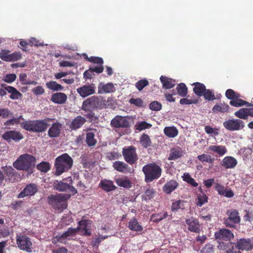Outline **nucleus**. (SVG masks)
I'll list each match as a JSON object with an SVG mask.
<instances>
[{"instance_id": "33", "label": "nucleus", "mask_w": 253, "mask_h": 253, "mask_svg": "<svg viewBox=\"0 0 253 253\" xmlns=\"http://www.w3.org/2000/svg\"><path fill=\"white\" fill-rule=\"evenodd\" d=\"M95 100L96 98L95 97H91L86 99L83 103L82 109L84 111L90 110L94 107Z\"/></svg>"}, {"instance_id": "63", "label": "nucleus", "mask_w": 253, "mask_h": 253, "mask_svg": "<svg viewBox=\"0 0 253 253\" xmlns=\"http://www.w3.org/2000/svg\"><path fill=\"white\" fill-rule=\"evenodd\" d=\"M9 56H10V54L8 50H3L0 52V58L2 60L9 62Z\"/></svg>"}, {"instance_id": "45", "label": "nucleus", "mask_w": 253, "mask_h": 253, "mask_svg": "<svg viewBox=\"0 0 253 253\" xmlns=\"http://www.w3.org/2000/svg\"><path fill=\"white\" fill-rule=\"evenodd\" d=\"M167 215L166 212L153 214L151 217V220L153 222H157L166 218Z\"/></svg>"}, {"instance_id": "18", "label": "nucleus", "mask_w": 253, "mask_h": 253, "mask_svg": "<svg viewBox=\"0 0 253 253\" xmlns=\"http://www.w3.org/2000/svg\"><path fill=\"white\" fill-rule=\"evenodd\" d=\"M208 150L219 157H222L227 153V149L225 146L220 145H211Z\"/></svg>"}, {"instance_id": "28", "label": "nucleus", "mask_w": 253, "mask_h": 253, "mask_svg": "<svg viewBox=\"0 0 253 253\" xmlns=\"http://www.w3.org/2000/svg\"><path fill=\"white\" fill-rule=\"evenodd\" d=\"M160 81L163 84V88L165 89L171 88L175 84V81L174 80L165 76H161Z\"/></svg>"}, {"instance_id": "15", "label": "nucleus", "mask_w": 253, "mask_h": 253, "mask_svg": "<svg viewBox=\"0 0 253 253\" xmlns=\"http://www.w3.org/2000/svg\"><path fill=\"white\" fill-rule=\"evenodd\" d=\"M2 137L4 140L8 142L11 140L18 141L23 138L22 135L20 132L13 130L6 131L3 134Z\"/></svg>"}, {"instance_id": "61", "label": "nucleus", "mask_w": 253, "mask_h": 253, "mask_svg": "<svg viewBox=\"0 0 253 253\" xmlns=\"http://www.w3.org/2000/svg\"><path fill=\"white\" fill-rule=\"evenodd\" d=\"M9 57V62H12L20 60L22 57V55L20 52H14L10 54Z\"/></svg>"}, {"instance_id": "52", "label": "nucleus", "mask_w": 253, "mask_h": 253, "mask_svg": "<svg viewBox=\"0 0 253 253\" xmlns=\"http://www.w3.org/2000/svg\"><path fill=\"white\" fill-rule=\"evenodd\" d=\"M205 99L208 100H213L215 99L214 93L210 89H206L203 92V95Z\"/></svg>"}, {"instance_id": "17", "label": "nucleus", "mask_w": 253, "mask_h": 253, "mask_svg": "<svg viewBox=\"0 0 253 253\" xmlns=\"http://www.w3.org/2000/svg\"><path fill=\"white\" fill-rule=\"evenodd\" d=\"M111 125L115 127H126L129 123L126 117L118 116L112 120Z\"/></svg>"}, {"instance_id": "44", "label": "nucleus", "mask_w": 253, "mask_h": 253, "mask_svg": "<svg viewBox=\"0 0 253 253\" xmlns=\"http://www.w3.org/2000/svg\"><path fill=\"white\" fill-rule=\"evenodd\" d=\"M94 133L92 132H88L86 134V142L88 146H94L96 143L94 138Z\"/></svg>"}, {"instance_id": "58", "label": "nucleus", "mask_w": 253, "mask_h": 253, "mask_svg": "<svg viewBox=\"0 0 253 253\" xmlns=\"http://www.w3.org/2000/svg\"><path fill=\"white\" fill-rule=\"evenodd\" d=\"M148 84V82L146 80H141L137 82L135 86L139 90H141L144 87Z\"/></svg>"}, {"instance_id": "62", "label": "nucleus", "mask_w": 253, "mask_h": 253, "mask_svg": "<svg viewBox=\"0 0 253 253\" xmlns=\"http://www.w3.org/2000/svg\"><path fill=\"white\" fill-rule=\"evenodd\" d=\"M214 249L213 246L211 244H207L202 249L201 253H213Z\"/></svg>"}, {"instance_id": "4", "label": "nucleus", "mask_w": 253, "mask_h": 253, "mask_svg": "<svg viewBox=\"0 0 253 253\" xmlns=\"http://www.w3.org/2000/svg\"><path fill=\"white\" fill-rule=\"evenodd\" d=\"M142 171L145 174V180L150 182L159 178L161 175L162 169L155 163L149 164L143 167Z\"/></svg>"}, {"instance_id": "39", "label": "nucleus", "mask_w": 253, "mask_h": 253, "mask_svg": "<svg viewBox=\"0 0 253 253\" xmlns=\"http://www.w3.org/2000/svg\"><path fill=\"white\" fill-rule=\"evenodd\" d=\"M46 87L53 91H61L63 89V87L55 81H50L46 83Z\"/></svg>"}, {"instance_id": "25", "label": "nucleus", "mask_w": 253, "mask_h": 253, "mask_svg": "<svg viewBox=\"0 0 253 253\" xmlns=\"http://www.w3.org/2000/svg\"><path fill=\"white\" fill-rule=\"evenodd\" d=\"M113 167L116 170L124 173L130 172L131 170L128 165L123 162H115L113 163Z\"/></svg>"}, {"instance_id": "40", "label": "nucleus", "mask_w": 253, "mask_h": 253, "mask_svg": "<svg viewBox=\"0 0 253 253\" xmlns=\"http://www.w3.org/2000/svg\"><path fill=\"white\" fill-rule=\"evenodd\" d=\"M205 131L210 136L212 137H215L219 134V128H213L210 126H205Z\"/></svg>"}, {"instance_id": "55", "label": "nucleus", "mask_w": 253, "mask_h": 253, "mask_svg": "<svg viewBox=\"0 0 253 253\" xmlns=\"http://www.w3.org/2000/svg\"><path fill=\"white\" fill-rule=\"evenodd\" d=\"M230 105L235 107H240L248 104V103L242 99H233L230 102Z\"/></svg>"}, {"instance_id": "53", "label": "nucleus", "mask_w": 253, "mask_h": 253, "mask_svg": "<svg viewBox=\"0 0 253 253\" xmlns=\"http://www.w3.org/2000/svg\"><path fill=\"white\" fill-rule=\"evenodd\" d=\"M226 96L230 99H237L240 97L239 93L234 92L232 89H229L225 93Z\"/></svg>"}, {"instance_id": "3", "label": "nucleus", "mask_w": 253, "mask_h": 253, "mask_svg": "<svg viewBox=\"0 0 253 253\" xmlns=\"http://www.w3.org/2000/svg\"><path fill=\"white\" fill-rule=\"evenodd\" d=\"M73 165L72 158L67 154L57 157L55 161V174L60 175L62 173L68 170Z\"/></svg>"}, {"instance_id": "49", "label": "nucleus", "mask_w": 253, "mask_h": 253, "mask_svg": "<svg viewBox=\"0 0 253 253\" xmlns=\"http://www.w3.org/2000/svg\"><path fill=\"white\" fill-rule=\"evenodd\" d=\"M186 202L182 201H176L173 202L171 205V210L172 211H177L179 209L184 208V204Z\"/></svg>"}, {"instance_id": "27", "label": "nucleus", "mask_w": 253, "mask_h": 253, "mask_svg": "<svg viewBox=\"0 0 253 253\" xmlns=\"http://www.w3.org/2000/svg\"><path fill=\"white\" fill-rule=\"evenodd\" d=\"M61 125L59 123H54L48 130V135L50 137H56L59 135Z\"/></svg>"}, {"instance_id": "13", "label": "nucleus", "mask_w": 253, "mask_h": 253, "mask_svg": "<svg viewBox=\"0 0 253 253\" xmlns=\"http://www.w3.org/2000/svg\"><path fill=\"white\" fill-rule=\"evenodd\" d=\"M236 248L239 250L250 251L253 248V242L250 239H241L237 241Z\"/></svg>"}, {"instance_id": "6", "label": "nucleus", "mask_w": 253, "mask_h": 253, "mask_svg": "<svg viewBox=\"0 0 253 253\" xmlns=\"http://www.w3.org/2000/svg\"><path fill=\"white\" fill-rule=\"evenodd\" d=\"M72 179L71 177L63 179L62 181H55L53 184V187L57 191H68L75 195L77 193V190L72 186Z\"/></svg>"}, {"instance_id": "54", "label": "nucleus", "mask_w": 253, "mask_h": 253, "mask_svg": "<svg viewBox=\"0 0 253 253\" xmlns=\"http://www.w3.org/2000/svg\"><path fill=\"white\" fill-rule=\"evenodd\" d=\"M198 159L202 162H209L212 163L213 161V159L211 156L207 154H202L198 156Z\"/></svg>"}, {"instance_id": "36", "label": "nucleus", "mask_w": 253, "mask_h": 253, "mask_svg": "<svg viewBox=\"0 0 253 253\" xmlns=\"http://www.w3.org/2000/svg\"><path fill=\"white\" fill-rule=\"evenodd\" d=\"M128 227L132 231H141L143 227L140 225L135 218H132L130 220L128 224Z\"/></svg>"}, {"instance_id": "20", "label": "nucleus", "mask_w": 253, "mask_h": 253, "mask_svg": "<svg viewBox=\"0 0 253 253\" xmlns=\"http://www.w3.org/2000/svg\"><path fill=\"white\" fill-rule=\"evenodd\" d=\"M186 222L188 226V229L194 232H199L200 231V226L198 220L193 217L189 218L186 220Z\"/></svg>"}, {"instance_id": "1", "label": "nucleus", "mask_w": 253, "mask_h": 253, "mask_svg": "<svg viewBox=\"0 0 253 253\" xmlns=\"http://www.w3.org/2000/svg\"><path fill=\"white\" fill-rule=\"evenodd\" d=\"M91 221L82 220L79 222V226L76 228H70L61 235H57L52 239V243L56 245L58 242L66 244L68 241L72 239L75 235L80 232L82 235H90L91 234Z\"/></svg>"}, {"instance_id": "26", "label": "nucleus", "mask_w": 253, "mask_h": 253, "mask_svg": "<svg viewBox=\"0 0 253 253\" xmlns=\"http://www.w3.org/2000/svg\"><path fill=\"white\" fill-rule=\"evenodd\" d=\"M215 189L220 195L224 196L227 198H231L234 196V193L231 190H227L224 186L217 184Z\"/></svg>"}, {"instance_id": "47", "label": "nucleus", "mask_w": 253, "mask_h": 253, "mask_svg": "<svg viewBox=\"0 0 253 253\" xmlns=\"http://www.w3.org/2000/svg\"><path fill=\"white\" fill-rule=\"evenodd\" d=\"M155 192L153 188H149L142 195V199L147 201L153 198L155 196Z\"/></svg>"}, {"instance_id": "38", "label": "nucleus", "mask_w": 253, "mask_h": 253, "mask_svg": "<svg viewBox=\"0 0 253 253\" xmlns=\"http://www.w3.org/2000/svg\"><path fill=\"white\" fill-rule=\"evenodd\" d=\"M19 81L23 85H36L37 82L35 81L29 80L27 74L21 73L19 76Z\"/></svg>"}, {"instance_id": "12", "label": "nucleus", "mask_w": 253, "mask_h": 253, "mask_svg": "<svg viewBox=\"0 0 253 253\" xmlns=\"http://www.w3.org/2000/svg\"><path fill=\"white\" fill-rule=\"evenodd\" d=\"M38 191L37 186L35 184L27 185L24 190L18 195V198H23L26 196H33Z\"/></svg>"}, {"instance_id": "56", "label": "nucleus", "mask_w": 253, "mask_h": 253, "mask_svg": "<svg viewBox=\"0 0 253 253\" xmlns=\"http://www.w3.org/2000/svg\"><path fill=\"white\" fill-rule=\"evenodd\" d=\"M16 77L15 74H7L3 76L2 80L6 83H11L15 81Z\"/></svg>"}, {"instance_id": "60", "label": "nucleus", "mask_w": 253, "mask_h": 253, "mask_svg": "<svg viewBox=\"0 0 253 253\" xmlns=\"http://www.w3.org/2000/svg\"><path fill=\"white\" fill-rule=\"evenodd\" d=\"M130 103L132 104H134L137 107H143V102L141 99L138 98H132L129 100Z\"/></svg>"}, {"instance_id": "16", "label": "nucleus", "mask_w": 253, "mask_h": 253, "mask_svg": "<svg viewBox=\"0 0 253 253\" xmlns=\"http://www.w3.org/2000/svg\"><path fill=\"white\" fill-rule=\"evenodd\" d=\"M237 160L232 156L224 157L221 162V165L226 169H234L237 165Z\"/></svg>"}, {"instance_id": "9", "label": "nucleus", "mask_w": 253, "mask_h": 253, "mask_svg": "<svg viewBox=\"0 0 253 253\" xmlns=\"http://www.w3.org/2000/svg\"><path fill=\"white\" fill-rule=\"evenodd\" d=\"M227 214L228 217L224 219V223L227 226L232 227L240 222V217L237 210L229 211Z\"/></svg>"}, {"instance_id": "46", "label": "nucleus", "mask_w": 253, "mask_h": 253, "mask_svg": "<svg viewBox=\"0 0 253 253\" xmlns=\"http://www.w3.org/2000/svg\"><path fill=\"white\" fill-rule=\"evenodd\" d=\"M176 89L177 93L180 96L182 97H185L187 95V88L184 84H179L177 85Z\"/></svg>"}, {"instance_id": "51", "label": "nucleus", "mask_w": 253, "mask_h": 253, "mask_svg": "<svg viewBox=\"0 0 253 253\" xmlns=\"http://www.w3.org/2000/svg\"><path fill=\"white\" fill-rule=\"evenodd\" d=\"M83 56L91 62L99 64H102L103 63V60L102 58L93 56L89 58L85 53L83 54Z\"/></svg>"}, {"instance_id": "21", "label": "nucleus", "mask_w": 253, "mask_h": 253, "mask_svg": "<svg viewBox=\"0 0 253 253\" xmlns=\"http://www.w3.org/2000/svg\"><path fill=\"white\" fill-rule=\"evenodd\" d=\"M67 98V95L65 93L57 92L52 95L51 100L56 104H62L66 102Z\"/></svg>"}, {"instance_id": "35", "label": "nucleus", "mask_w": 253, "mask_h": 253, "mask_svg": "<svg viewBox=\"0 0 253 253\" xmlns=\"http://www.w3.org/2000/svg\"><path fill=\"white\" fill-rule=\"evenodd\" d=\"M47 128V124L43 121L34 122L33 131L42 132Z\"/></svg>"}, {"instance_id": "30", "label": "nucleus", "mask_w": 253, "mask_h": 253, "mask_svg": "<svg viewBox=\"0 0 253 253\" xmlns=\"http://www.w3.org/2000/svg\"><path fill=\"white\" fill-rule=\"evenodd\" d=\"M117 185L120 187L128 189L131 187V182L127 177L118 178L115 179Z\"/></svg>"}, {"instance_id": "2", "label": "nucleus", "mask_w": 253, "mask_h": 253, "mask_svg": "<svg viewBox=\"0 0 253 253\" xmlns=\"http://www.w3.org/2000/svg\"><path fill=\"white\" fill-rule=\"evenodd\" d=\"M36 158L32 155L25 154L20 155L13 163V167L18 170H32L36 165Z\"/></svg>"}, {"instance_id": "50", "label": "nucleus", "mask_w": 253, "mask_h": 253, "mask_svg": "<svg viewBox=\"0 0 253 253\" xmlns=\"http://www.w3.org/2000/svg\"><path fill=\"white\" fill-rule=\"evenodd\" d=\"M37 169L42 172H46L50 169V164L48 162H42L37 166Z\"/></svg>"}, {"instance_id": "34", "label": "nucleus", "mask_w": 253, "mask_h": 253, "mask_svg": "<svg viewBox=\"0 0 253 253\" xmlns=\"http://www.w3.org/2000/svg\"><path fill=\"white\" fill-rule=\"evenodd\" d=\"M183 155V152L180 148H175L170 151L169 157V160H173L180 158Z\"/></svg>"}, {"instance_id": "41", "label": "nucleus", "mask_w": 253, "mask_h": 253, "mask_svg": "<svg viewBox=\"0 0 253 253\" xmlns=\"http://www.w3.org/2000/svg\"><path fill=\"white\" fill-rule=\"evenodd\" d=\"M152 126L151 124L148 123L145 121H142L137 123L135 125V128L139 131H142L146 129L150 128Z\"/></svg>"}, {"instance_id": "8", "label": "nucleus", "mask_w": 253, "mask_h": 253, "mask_svg": "<svg viewBox=\"0 0 253 253\" xmlns=\"http://www.w3.org/2000/svg\"><path fill=\"white\" fill-rule=\"evenodd\" d=\"M17 245L19 248L28 253L32 252V243L30 239L25 235H19L16 237Z\"/></svg>"}, {"instance_id": "19", "label": "nucleus", "mask_w": 253, "mask_h": 253, "mask_svg": "<svg viewBox=\"0 0 253 253\" xmlns=\"http://www.w3.org/2000/svg\"><path fill=\"white\" fill-rule=\"evenodd\" d=\"M115 90L116 88L112 83L104 84L100 83L98 86V92L100 94L112 93Z\"/></svg>"}, {"instance_id": "59", "label": "nucleus", "mask_w": 253, "mask_h": 253, "mask_svg": "<svg viewBox=\"0 0 253 253\" xmlns=\"http://www.w3.org/2000/svg\"><path fill=\"white\" fill-rule=\"evenodd\" d=\"M32 91L36 95H41L44 93V89L42 86H37L32 88Z\"/></svg>"}, {"instance_id": "48", "label": "nucleus", "mask_w": 253, "mask_h": 253, "mask_svg": "<svg viewBox=\"0 0 253 253\" xmlns=\"http://www.w3.org/2000/svg\"><path fill=\"white\" fill-rule=\"evenodd\" d=\"M182 177L184 181L191 184L193 186L197 187L198 186V183L191 177L188 173H184Z\"/></svg>"}, {"instance_id": "23", "label": "nucleus", "mask_w": 253, "mask_h": 253, "mask_svg": "<svg viewBox=\"0 0 253 253\" xmlns=\"http://www.w3.org/2000/svg\"><path fill=\"white\" fill-rule=\"evenodd\" d=\"M229 106L224 102L216 103L212 111L214 113H225L229 112Z\"/></svg>"}, {"instance_id": "43", "label": "nucleus", "mask_w": 253, "mask_h": 253, "mask_svg": "<svg viewBox=\"0 0 253 253\" xmlns=\"http://www.w3.org/2000/svg\"><path fill=\"white\" fill-rule=\"evenodd\" d=\"M140 143L145 148L150 146L151 144L149 136L146 134H143L141 135L140 138Z\"/></svg>"}, {"instance_id": "42", "label": "nucleus", "mask_w": 253, "mask_h": 253, "mask_svg": "<svg viewBox=\"0 0 253 253\" xmlns=\"http://www.w3.org/2000/svg\"><path fill=\"white\" fill-rule=\"evenodd\" d=\"M208 202V197L203 192L197 195V205L199 207L202 206L205 203Z\"/></svg>"}, {"instance_id": "10", "label": "nucleus", "mask_w": 253, "mask_h": 253, "mask_svg": "<svg viewBox=\"0 0 253 253\" xmlns=\"http://www.w3.org/2000/svg\"><path fill=\"white\" fill-rule=\"evenodd\" d=\"M123 153L125 160L129 164H133L137 160L135 149L132 146L124 149Z\"/></svg>"}, {"instance_id": "31", "label": "nucleus", "mask_w": 253, "mask_h": 253, "mask_svg": "<svg viewBox=\"0 0 253 253\" xmlns=\"http://www.w3.org/2000/svg\"><path fill=\"white\" fill-rule=\"evenodd\" d=\"M86 122L85 118L82 116H78L74 119L70 124L72 129H76L80 128Z\"/></svg>"}, {"instance_id": "11", "label": "nucleus", "mask_w": 253, "mask_h": 253, "mask_svg": "<svg viewBox=\"0 0 253 253\" xmlns=\"http://www.w3.org/2000/svg\"><path fill=\"white\" fill-rule=\"evenodd\" d=\"M77 92L82 97H86L95 93V86L93 84L84 85L77 89Z\"/></svg>"}, {"instance_id": "24", "label": "nucleus", "mask_w": 253, "mask_h": 253, "mask_svg": "<svg viewBox=\"0 0 253 253\" xmlns=\"http://www.w3.org/2000/svg\"><path fill=\"white\" fill-rule=\"evenodd\" d=\"M178 186V182L175 180H170L167 182L163 186V190L166 194H170Z\"/></svg>"}, {"instance_id": "7", "label": "nucleus", "mask_w": 253, "mask_h": 253, "mask_svg": "<svg viewBox=\"0 0 253 253\" xmlns=\"http://www.w3.org/2000/svg\"><path fill=\"white\" fill-rule=\"evenodd\" d=\"M223 126L228 130L238 131L245 126L244 122L240 119H229L223 123Z\"/></svg>"}, {"instance_id": "5", "label": "nucleus", "mask_w": 253, "mask_h": 253, "mask_svg": "<svg viewBox=\"0 0 253 253\" xmlns=\"http://www.w3.org/2000/svg\"><path fill=\"white\" fill-rule=\"evenodd\" d=\"M70 194H59L48 198V203L54 209L63 210L66 208V201L70 197Z\"/></svg>"}, {"instance_id": "22", "label": "nucleus", "mask_w": 253, "mask_h": 253, "mask_svg": "<svg viewBox=\"0 0 253 253\" xmlns=\"http://www.w3.org/2000/svg\"><path fill=\"white\" fill-rule=\"evenodd\" d=\"M99 187L106 192L112 191L116 188L112 181L106 179L101 180Z\"/></svg>"}, {"instance_id": "14", "label": "nucleus", "mask_w": 253, "mask_h": 253, "mask_svg": "<svg viewBox=\"0 0 253 253\" xmlns=\"http://www.w3.org/2000/svg\"><path fill=\"white\" fill-rule=\"evenodd\" d=\"M216 239L225 241L230 240L234 237L233 234L227 229H221L214 234Z\"/></svg>"}, {"instance_id": "57", "label": "nucleus", "mask_w": 253, "mask_h": 253, "mask_svg": "<svg viewBox=\"0 0 253 253\" xmlns=\"http://www.w3.org/2000/svg\"><path fill=\"white\" fill-rule=\"evenodd\" d=\"M21 127L26 130L33 131L34 122L26 121L21 124Z\"/></svg>"}, {"instance_id": "64", "label": "nucleus", "mask_w": 253, "mask_h": 253, "mask_svg": "<svg viewBox=\"0 0 253 253\" xmlns=\"http://www.w3.org/2000/svg\"><path fill=\"white\" fill-rule=\"evenodd\" d=\"M161 104L157 101H154L150 104V108L152 110L159 111L161 109Z\"/></svg>"}, {"instance_id": "29", "label": "nucleus", "mask_w": 253, "mask_h": 253, "mask_svg": "<svg viewBox=\"0 0 253 253\" xmlns=\"http://www.w3.org/2000/svg\"><path fill=\"white\" fill-rule=\"evenodd\" d=\"M5 90H6L8 93H10L9 98L12 100L18 99L22 97V93L13 86H5Z\"/></svg>"}, {"instance_id": "37", "label": "nucleus", "mask_w": 253, "mask_h": 253, "mask_svg": "<svg viewBox=\"0 0 253 253\" xmlns=\"http://www.w3.org/2000/svg\"><path fill=\"white\" fill-rule=\"evenodd\" d=\"M193 85H194L193 91L198 96H202L206 88L205 85L200 83H194Z\"/></svg>"}, {"instance_id": "32", "label": "nucleus", "mask_w": 253, "mask_h": 253, "mask_svg": "<svg viewBox=\"0 0 253 253\" xmlns=\"http://www.w3.org/2000/svg\"><path fill=\"white\" fill-rule=\"evenodd\" d=\"M164 132L167 136L169 138H174L178 135V131L174 126H167L165 127Z\"/></svg>"}]
</instances>
